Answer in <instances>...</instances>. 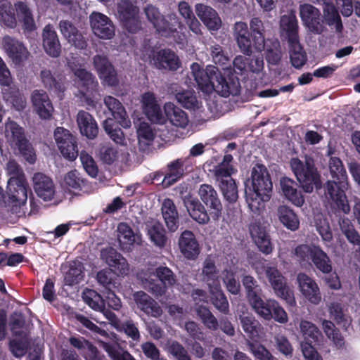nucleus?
I'll use <instances>...</instances> for the list:
<instances>
[{
  "instance_id": "0e129e2a",
  "label": "nucleus",
  "mask_w": 360,
  "mask_h": 360,
  "mask_svg": "<svg viewBox=\"0 0 360 360\" xmlns=\"http://www.w3.org/2000/svg\"><path fill=\"white\" fill-rule=\"evenodd\" d=\"M64 182L68 189L77 191H82L87 184V181L76 169L71 170L65 175Z\"/></svg>"
},
{
  "instance_id": "2eb2a0df",
  "label": "nucleus",
  "mask_w": 360,
  "mask_h": 360,
  "mask_svg": "<svg viewBox=\"0 0 360 360\" xmlns=\"http://www.w3.org/2000/svg\"><path fill=\"white\" fill-rule=\"evenodd\" d=\"M198 195L202 202L208 208L212 219L218 220L221 215L223 207L217 191L212 186L204 184L200 185Z\"/></svg>"
},
{
  "instance_id": "473e14b6",
  "label": "nucleus",
  "mask_w": 360,
  "mask_h": 360,
  "mask_svg": "<svg viewBox=\"0 0 360 360\" xmlns=\"http://www.w3.org/2000/svg\"><path fill=\"white\" fill-rule=\"evenodd\" d=\"M32 102L37 113L44 120L49 119L53 108L46 92L43 90H34L32 94Z\"/></svg>"
},
{
  "instance_id": "58836bf2",
  "label": "nucleus",
  "mask_w": 360,
  "mask_h": 360,
  "mask_svg": "<svg viewBox=\"0 0 360 360\" xmlns=\"http://www.w3.org/2000/svg\"><path fill=\"white\" fill-rule=\"evenodd\" d=\"M184 205L191 217L201 224L208 223L210 214H207L205 207L196 198L184 200Z\"/></svg>"
},
{
  "instance_id": "7c9ffc66",
  "label": "nucleus",
  "mask_w": 360,
  "mask_h": 360,
  "mask_svg": "<svg viewBox=\"0 0 360 360\" xmlns=\"http://www.w3.org/2000/svg\"><path fill=\"white\" fill-rule=\"evenodd\" d=\"M195 13L208 30L217 31L221 27V18L217 12L211 6L203 4H197Z\"/></svg>"
},
{
  "instance_id": "f3484780",
  "label": "nucleus",
  "mask_w": 360,
  "mask_h": 360,
  "mask_svg": "<svg viewBox=\"0 0 360 360\" xmlns=\"http://www.w3.org/2000/svg\"><path fill=\"white\" fill-rule=\"evenodd\" d=\"M40 80L47 90L53 92L60 99H63L66 90V78L58 72L42 68L40 71Z\"/></svg>"
},
{
  "instance_id": "4468645a",
  "label": "nucleus",
  "mask_w": 360,
  "mask_h": 360,
  "mask_svg": "<svg viewBox=\"0 0 360 360\" xmlns=\"http://www.w3.org/2000/svg\"><path fill=\"white\" fill-rule=\"evenodd\" d=\"M232 34L239 50L244 55L250 56L255 50L257 51V46L255 44L246 22L242 21L235 22Z\"/></svg>"
},
{
  "instance_id": "f8f14e48",
  "label": "nucleus",
  "mask_w": 360,
  "mask_h": 360,
  "mask_svg": "<svg viewBox=\"0 0 360 360\" xmlns=\"http://www.w3.org/2000/svg\"><path fill=\"white\" fill-rule=\"evenodd\" d=\"M299 13L302 24L310 32L315 34L323 32L325 26L319 8L312 4L306 3L300 5Z\"/></svg>"
},
{
  "instance_id": "09e8293b",
  "label": "nucleus",
  "mask_w": 360,
  "mask_h": 360,
  "mask_svg": "<svg viewBox=\"0 0 360 360\" xmlns=\"http://www.w3.org/2000/svg\"><path fill=\"white\" fill-rule=\"evenodd\" d=\"M100 345L112 360H136L128 352L124 351L118 343L101 341Z\"/></svg>"
},
{
  "instance_id": "a211bd4d",
  "label": "nucleus",
  "mask_w": 360,
  "mask_h": 360,
  "mask_svg": "<svg viewBox=\"0 0 360 360\" xmlns=\"http://www.w3.org/2000/svg\"><path fill=\"white\" fill-rule=\"evenodd\" d=\"M90 25L94 34L102 39H111L115 36V25L105 15L93 12L90 16Z\"/></svg>"
},
{
  "instance_id": "20e7f679",
  "label": "nucleus",
  "mask_w": 360,
  "mask_h": 360,
  "mask_svg": "<svg viewBox=\"0 0 360 360\" xmlns=\"http://www.w3.org/2000/svg\"><path fill=\"white\" fill-rule=\"evenodd\" d=\"M120 105H115L113 110H110L113 118H107L103 122V128L115 143L120 146H124L127 143L125 136L119 126L127 129L131 127V123L121 102Z\"/></svg>"
},
{
  "instance_id": "5fc2aeb1",
  "label": "nucleus",
  "mask_w": 360,
  "mask_h": 360,
  "mask_svg": "<svg viewBox=\"0 0 360 360\" xmlns=\"http://www.w3.org/2000/svg\"><path fill=\"white\" fill-rule=\"evenodd\" d=\"M290 49V59L292 65L297 68H301L307 62V53L300 44V41L288 43Z\"/></svg>"
},
{
  "instance_id": "f704fd0d",
  "label": "nucleus",
  "mask_w": 360,
  "mask_h": 360,
  "mask_svg": "<svg viewBox=\"0 0 360 360\" xmlns=\"http://www.w3.org/2000/svg\"><path fill=\"white\" fill-rule=\"evenodd\" d=\"M8 194L10 199L19 205L23 204L27 199V184L26 179L13 178L8 181Z\"/></svg>"
},
{
  "instance_id": "c756f323",
  "label": "nucleus",
  "mask_w": 360,
  "mask_h": 360,
  "mask_svg": "<svg viewBox=\"0 0 360 360\" xmlns=\"http://www.w3.org/2000/svg\"><path fill=\"white\" fill-rule=\"evenodd\" d=\"M59 29L68 41L79 49H85L87 42L77 28L69 20H60Z\"/></svg>"
},
{
  "instance_id": "69168bd1",
  "label": "nucleus",
  "mask_w": 360,
  "mask_h": 360,
  "mask_svg": "<svg viewBox=\"0 0 360 360\" xmlns=\"http://www.w3.org/2000/svg\"><path fill=\"white\" fill-rule=\"evenodd\" d=\"M224 199L229 203H234L238 198V188L233 179L221 181L219 184Z\"/></svg>"
},
{
  "instance_id": "052dcab7",
  "label": "nucleus",
  "mask_w": 360,
  "mask_h": 360,
  "mask_svg": "<svg viewBox=\"0 0 360 360\" xmlns=\"http://www.w3.org/2000/svg\"><path fill=\"white\" fill-rule=\"evenodd\" d=\"M83 300L91 309L95 311H104L105 300L96 290L86 289L83 292Z\"/></svg>"
},
{
  "instance_id": "5701e85b",
  "label": "nucleus",
  "mask_w": 360,
  "mask_h": 360,
  "mask_svg": "<svg viewBox=\"0 0 360 360\" xmlns=\"http://www.w3.org/2000/svg\"><path fill=\"white\" fill-rule=\"evenodd\" d=\"M298 286L302 295L310 302L317 304L321 300L319 288L315 281L304 273L297 276Z\"/></svg>"
},
{
  "instance_id": "2f4dec72",
  "label": "nucleus",
  "mask_w": 360,
  "mask_h": 360,
  "mask_svg": "<svg viewBox=\"0 0 360 360\" xmlns=\"http://www.w3.org/2000/svg\"><path fill=\"white\" fill-rule=\"evenodd\" d=\"M77 123L82 136L94 139L98 134V127L94 117L85 110H79L77 115Z\"/></svg>"
},
{
  "instance_id": "412c9836",
  "label": "nucleus",
  "mask_w": 360,
  "mask_h": 360,
  "mask_svg": "<svg viewBox=\"0 0 360 360\" xmlns=\"http://www.w3.org/2000/svg\"><path fill=\"white\" fill-rule=\"evenodd\" d=\"M2 45L8 57L15 65H20L28 58L29 51L22 42L6 35L2 39Z\"/></svg>"
},
{
  "instance_id": "338daca9",
  "label": "nucleus",
  "mask_w": 360,
  "mask_h": 360,
  "mask_svg": "<svg viewBox=\"0 0 360 360\" xmlns=\"http://www.w3.org/2000/svg\"><path fill=\"white\" fill-rule=\"evenodd\" d=\"M175 97L176 101L186 109L195 110L199 108L198 101L194 91L184 90L178 92Z\"/></svg>"
},
{
  "instance_id": "aec40b11",
  "label": "nucleus",
  "mask_w": 360,
  "mask_h": 360,
  "mask_svg": "<svg viewBox=\"0 0 360 360\" xmlns=\"http://www.w3.org/2000/svg\"><path fill=\"white\" fill-rule=\"evenodd\" d=\"M249 231L252 240L259 250L267 255L273 252L274 246L266 226L259 221L252 222L249 226Z\"/></svg>"
},
{
  "instance_id": "4c0bfd02",
  "label": "nucleus",
  "mask_w": 360,
  "mask_h": 360,
  "mask_svg": "<svg viewBox=\"0 0 360 360\" xmlns=\"http://www.w3.org/2000/svg\"><path fill=\"white\" fill-rule=\"evenodd\" d=\"M184 166V161L182 159H176L170 162L167 166V172L162 180V184L166 187H169L180 180L185 174Z\"/></svg>"
},
{
  "instance_id": "774afa93",
  "label": "nucleus",
  "mask_w": 360,
  "mask_h": 360,
  "mask_svg": "<svg viewBox=\"0 0 360 360\" xmlns=\"http://www.w3.org/2000/svg\"><path fill=\"white\" fill-rule=\"evenodd\" d=\"M222 281L229 292L234 295L240 293V284L236 278L235 273L232 270L226 269L223 271Z\"/></svg>"
},
{
  "instance_id": "79ce46f5",
  "label": "nucleus",
  "mask_w": 360,
  "mask_h": 360,
  "mask_svg": "<svg viewBox=\"0 0 360 360\" xmlns=\"http://www.w3.org/2000/svg\"><path fill=\"white\" fill-rule=\"evenodd\" d=\"M249 31L257 46V51H263L265 46V28L262 20L258 17L252 18L250 21Z\"/></svg>"
},
{
  "instance_id": "c9c22d12",
  "label": "nucleus",
  "mask_w": 360,
  "mask_h": 360,
  "mask_svg": "<svg viewBox=\"0 0 360 360\" xmlns=\"http://www.w3.org/2000/svg\"><path fill=\"white\" fill-rule=\"evenodd\" d=\"M14 8L19 21L22 23L25 32H31L36 30V25L32 11L26 1H18L14 4Z\"/></svg>"
},
{
  "instance_id": "6ab92c4d",
  "label": "nucleus",
  "mask_w": 360,
  "mask_h": 360,
  "mask_svg": "<svg viewBox=\"0 0 360 360\" xmlns=\"http://www.w3.org/2000/svg\"><path fill=\"white\" fill-rule=\"evenodd\" d=\"M93 65L100 79L111 86L118 84L117 71L106 56L95 55L93 58Z\"/></svg>"
},
{
  "instance_id": "bf43d9fd",
  "label": "nucleus",
  "mask_w": 360,
  "mask_h": 360,
  "mask_svg": "<svg viewBox=\"0 0 360 360\" xmlns=\"http://www.w3.org/2000/svg\"><path fill=\"white\" fill-rule=\"evenodd\" d=\"M116 330L120 333H124L128 338L134 342H139L141 339V334L138 328L137 323L132 319H127L118 323Z\"/></svg>"
},
{
  "instance_id": "e433bc0d",
  "label": "nucleus",
  "mask_w": 360,
  "mask_h": 360,
  "mask_svg": "<svg viewBox=\"0 0 360 360\" xmlns=\"http://www.w3.org/2000/svg\"><path fill=\"white\" fill-rule=\"evenodd\" d=\"M281 34L288 40V43L299 40L298 22L295 14L284 15L280 21Z\"/></svg>"
},
{
  "instance_id": "c85d7f7f",
  "label": "nucleus",
  "mask_w": 360,
  "mask_h": 360,
  "mask_svg": "<svg viewBox=\"0 0 360 360\" xmlns=\"http://www.w3.org/2000/svg\"><path fill=\"white\" fill-rule=\"evenodd\" d=\"M134 300L137 307L148 316L158 318L162 314L158 302L143 291L134 292Z\"/></svg>"
},
{
  "instance_id": "37998d69",
  "label": "nucleus",
  "mask_w": 360,
  "mask_h": 360,
  "mask_svg": "<svg viewBox=\"0 0 360 360\" xmlns=\"http://www.w3.org/2000/svg\"><path fill=\"white\" fill-rule=\"evenodd\" d=\"M209 292L213 306L221 314H228L229 313V301L220 285L210 288Z\"/></svg>"
},
{
  "instance_id": "a19ab883",
  "label": "nucleus",
  "mask_w": 360,
  "mask_h": 360,
  "mask_svg": "<svg viewBox=\"0 0 360 360\" xmlns=\"http://www.w3.org/2000/svg\"><path fill=\"white\" fill-rule=\"evenodd\" d=\"M164 110L167 119L174 126L185 128L188 125V115L180 108L172 103H167L164 106Z\"/></svg>"
},
{
  "instance_id": "6e6552de",
  "label": "nucleus",
  "mask_w": 360,
  "mask_h": 360,
  "mask_svg": "<svg viewBox=\"0 0 360 360\" xmlns=\"http://www.w3.org/2000/svg\"><path fill=\"white\" fill-rule=\"evenodd\" d=\"M347 186V181L334 179L327 181L323 186L326 198L330 200L340 210L345 214L350 211L345 194Z\"/></svg>"
},
{
  "instance_id": "c03bdc74",
  "label": "nucleus",
  "mask_w": 360,
  "mask_h": 360,
  "mask_svg": "<svg viewBox=\"0 0 360 360\" xmlns=\"http://www.w3.org/2000/svg\"><path fill=\"white\" fill-rule=\"evenodd\" d=\"M218 274L214 260L210 256L206 257L202 265V280L207 283L209 288L220 285Z\"/></svg>"
},
{
  "instance_id": "4d7b16f0",
  "label": "nucleus",
  "mask_w": 360,
  "mask_h": 360,
  "mask_svg": "<svg viewBox=\"0 0 360 360\" xmlns=\"http://www.w3.org/2000/svg\"><path fill=\"white\" fill-rule=\"evenodd\" d=\"M148 234L155 245L159 248L166 245L167 242L166 231L159 221L154 223L148 228Z\"/></svg>"
},
{
  "instance_id": "423d86ee",
  "label": "nucleus",
  "mask_w": 360,
  "mask_h": 360,
  "mask_svg": "<svg viewBox=\"0 0 360 360\" xmlns=\"http://www.w3.org/2000/svg\"><path fill=\"white\" fill-rule=\"evenodd\" d=\"M300 332L304 338L301 343L302 352L306 360H323L312 344L316 345L322 338L321 332L313 323L302 320L300 323Z\"/></svg>"
},
{
  "instance_id": "9d476101",
  "label": "nucleus",
  "mask_w": 360,
  "mask_h": 360,
  "mask_svg": "<svg viewBox=\"0 0 360 360\" xmlns=\"http://www.w3.org/2000/svg\"><path fill=\"white\" fill-rule=\"evenodd\" d=\"M53 135L58 150L63 158L70 161L75 160L79 155L77 138L63 127H57Z\"/></svg>"
},
{
  "instance_id": "8fccbe9b",
  "label": "nucleus",
  "mask_w": 360,
  "mask_h": 360,
  "mask_svg": "<svg viewBox=\"0 0 360 360\" xmlns=\"http://www.w3.org/2000/svg\"><path fill=\"white\" fill-rule=\"evenodd\" d=\"M314 266L323 274L332 271V262L328 255L319 247L315 248L311 259Z\"/></svg>"
},
{
  "instance_id": "e2e57ef3",
  "label": "nucleus",
  "mask_w": 360,
  "mask_h": 360,
  "mask_svg": "<svg viewBox=\"0 0 360 360\" xmlns=\"http://www.w3.org/2000/svg\"><path fill=\"white\" fill-rule=\"evenodd\" d=\"M242 283L245 290L248 301L261 295L262 289L252 276L243 274L242 276Z\"/></svg>"
},
{
  "instance_id": "de8ad7c7",
  "label": "nucleus",
  "mask_w": 360,
  "mask_h": 360,
  "mask_svg": "<svg viewBox=\"0 0 360 360\" xmlns=\"http://www.w3.org/2000/svg\"><path fill=\"white\" fill-rule=\"evenodd\" d=\"M2 95L6 102L11 103L18 110H22L25 107V101L22 94L15 86H3Z\"/></svg>"
},
{
  "instance_id": "b1692460",
  "label": "nucleus",
  "mask_w": 360,
  "mask_h": 360,
  "mask_svg": "<svg viewBox=\"0 0 360 360\" xmlns=\"http://www.w3.org/2000/svg\"><path fill=\"white\" fill-rule=\"evenodd\" d=\"M42 45L47 55L58 58L61 53V45L58 36L51 24L46 25L42 31Z\"/></svg>"
},
{
  "instance_id": "9b49d317",
  "label": "nucleus",
  "mask_w": 360,
  "mask_h": 360,
  "mask_svg": "<svg viewBox=\"0 0 360 360\" xmlns=\"http://www.w3.org/2000/svg\"><path fill=\"white\" fill-rule=\"evenodd\" d=\"M75 83L82 97L84 98L86 103L91 105L94 103V93L97 91L98 86V81L94 75L84 68H77L73 72Z\"/></svg>"
},
{
  "instance_id": "49530a36",
  "label": "nucleus",
  "mask_w": 360,
  "mask_h": 360,
  "mask_svg": "<svg viewBox=\"0 0 360 360\" xmlns=\"http://www.w3.org/2000/svg\"><path fill=\"white\" fill-rule=\"evenodd\" d=\"M212 61L220 67L224 72L231 65V60L227 51L223 46L218 44L211 45L208 49Z\"/></svg>"
},
{
  "instance_id": "bb28decb",
  "label": "nucleus",
  "mask_w": 360,
  "mask_h": 360,
  "mask_svg": "<svg viewBox=\"0 0 360 360\" xmlns=\"http://www.w3.org/2000/svg\"><path fill=\"white\" fill-rule=\"evenodd\" d=\"M33 187L37 196L44 201L51 200L55 195V186L52 179L42 173L33 176Z\"/></svg>"
},
{
  "instance_id": "4be33fe9",
  "label": "nucleus",
  "mask_w": 360,
  "mask_h": 360,
  "mask_svg": "<svg viewBox=\"0 0 360 360\" xmlns=\"http://www.w3.org/2000/svg\"><path fill=\"white\" fill-rule=\"evenodd\" d=\"M178 245L181 253L187 259H195L200 252L199 243L194 233L189 230H185L181 233Z\"/></svg>"
},
{
  "instance_id": "dca6fc26",
  "label": "nucleus",
  "mask_w": 360,
  "mask_h": 360,
  "mask_svg": "<svg viewBox=\"0 0 360 360\" xmlns=\"http://www.w3.org/2000/svg\"><path fill=\"white\" fill-rule=\"evenodd\" d=\"M182 23L174 13L164 15L155 29L164 37H173L178 44L183 43L184 35L178 30H181Z\"/></svg>"
},
{
  "instance_id": "ddd939ff",
  "label": "nucleus",
  "mask_w": 360,
  "mask_h": 360,
  "mask_svg": "<svg viewBox=\"0 0 360 360\" xmlns=\"http://www.w3.org/2000/svg\"><path fill=\"white\" fill-rule=\"evenodd\" d=\"M154 276L158 281H148V289L155 296L163 295L168 287L174 285L176 277L174 272L167 266H159L154 272Z\"/></svg>"
},
{
  "instance_id": "3c124183",
  "label": "nucleus",
  "mask_w": 360,
  "mask_h": 360,
  "mask_svg": "<svg viewBox=\"0 0 360 360\" xmlns=\"http://www.w3.org/2000/svg\"><path fill=\"white\" fill-rule=\"evenodd\" d=\"M156 60L160 68L176 70L179 68V58L174 51L169 49H162L156 54Z\"/></svg>"
},
{
  "instance_id": "f257e3e1",
  "label": "nucleus",
  "mask_w": 360,
  "mask_h": 360,
  "mask_svg": "<svg viewBox=\"0 0 360 360\" xmlns=\"http://www.w3.org/2000/svg\"><path fill=\"white\" fill-rule=\"evenodd\" d=\"M232 64V69L229 67L222 73L217 66L208 65L204 70L200 64L193 63L188 77L191 79V77L195 82L193 84L204 93L210 94L214 91L223 97L231 94L236 96L240 92V79L236 75L243 78L248 76V58L238 56Z\"/></svg>"
},
{
  "instance_id": "0eeeda50",
  "label": "nucleus",
  "mask_w": 360,
  "mask_h": 360,
  "mask_svg": "<svg viewBox=\"0 0 360 360\" xmlns=\"http://www.w3.org/2000/svg\"><path fill=\"white\" fill-rule=\"evenodd\" d=\"M265 275L276 295L283 300L288 307H295L296 300L294 292L287 283L285 277L275 266H266Z\"/></svg>"
},
{
  "instance_id": "1a4fd4ad",
  "label": "nucleus",
  "mask_w": 360,
  "mask_h": 360,
  "mask_svg": "<svg viewBox=\"0 0 360 360\" xmlns=\"http://www.w3.org/2000/svg\"><path fill=\"white\" fill-rule=\"evenodd\" d=\"M117 9L124 27L129 32L136 33L141 27L139 7L131 0H120Z\"/></svg>"
},
{
  "instance_id": "cd10ccee",
  "label": "nucleus",
  "mask_w": 360,
  "mask_h": 360,
  "mask_svg": "<svg viewBox=\"0 0 360 360\" xmlns=\"http://www.w3.org/2000/svg\"><path fill=\"white\" fill-rule=\"evenodd\" d=\"M280 188L285 198L294 205L302 207L304 198L301 191L297 189V184L292 179L283 176L279 181Z\"/></svg>"
},
{
  "instance_id": "6e6d98bb",
  "label": "nucleus",
  "mask_w": 360,
  "mask_h": 360,
  "mask_svg": "<svg viewBox=\"0 0 360 360\" xmlns=\"http://www.w3.org/2000/svg\"><path fill=\"white\" fill-rule=\"evenodd\" d=\"M339 225L342 234L353 245L360 246V234L348 218H341Z\"/></svg>"
},
{
  "instance_id": "7ed1b4c3",
  "label": "nucleus",
  "mask_w": 360,
  "mask_h": 360,
  "mask_svg": "<svg viewBox=\"0 0 360 360\" xmlns=\"http://www.w3.org/2000/svg\"><path fill=\"white\" fill-rule=\"evenodd\" d=\"M290 166L305 193H310L314 188L319 190L322 187L321 175L313 158L306 157L304 162H302L297 158H292L290 161Z\"/></svg>"
},
{
  "instance_id": "a878e982",
  "label": "nucleus",
  "mask_w": 360,
  "mask_h": 360,
  "mask_svg": "<svg viewBox=\"0 0 360 360\" xmlns=\"http://www.w3.org/2000/svg\"><path fill=\"white\" fill-rule=\"evenodd\" d=\"M161 214L168 231L170 233L176 231L179 226L180 218L176 206L172 199L165 198L163 200Z\"/></svg>"
},
{
  "instance_id": "393cba45",
  "label": "nucleus",
  "mask_w": 360,
  "mask_h": 360,
  "mask_svg": "<svg viewBox=\"0 0 360 360\" xmlns=\"http://www.w3.org/2000/svg\"><path fill=\"white\" fill-rule=\"evenodd\" d=\"M103 260L110 267L114 268L118 274L127 275L129 271V264L127 259L115 248L108 247L101 252Z\"/></svg>"
},
{
  "instance_id": "680f3d73",
  "label": "nucleus",
  "mask_w": 360,
  "mask_h": 360,
  "mask_svg": "<svg viewBox=\"0 0 360 360\" xmlns=\"http://www.w3.org/2000/svg\"><path fill=\"white\" fill-rule=\"evenodd\" d=\"M0 21L8 28H15L17 25L16 18L10 3L6 1L0 4Z\"/></svg>"
},
{
  "instance_id": "f03ea898",
  "label": "nucleus",
  "mask_w": 360,
  "mask_h": 360,
  "mask_svg": "<svg viewBox=\"0 0 360 360\" xmlns=\"http://www.w3.org/2000/svg\"><path fill=\"white\" fill-rule=\"evenodd\" d=\"M273 184L266 167L255 164L251 170L250 179L245 181V200L250 210L259 214L264 208V202L270 200Z\"/></svg>"
},
{
  "instance_id": "39448f33",
  "label": "nucleus",
  "mask_w": 360,
  "mask_h": 360,
  "mask_svg": "<svg viewBox=\"0 0 360 360\" xmlns=\"http://www.w3.org/2000/svg\"><path fill=\"white\" fill-rule=\"evenodd\" d=\"M5 136L11 146L17 147L22 156L30 163L36 160L32 144L25 136L24 129L17 122L8 120L5 124Z\"/></svg>"
},
{
  "instance_id": "13d9d810",
  "label": "nucleus",
  "mask_w": 360,
  "mask_h": 360,
  "mask_svg": "<svg viewBox=\"0 0 360 360\" xmlns=\"http://www.w3.org/2000/svg\"><path fill=\"white\" fill-rule=\"evenodd\" d=\"M195 312L207 328L211 330H217L218 329V321L207 307L202 305L196 306Z\"/></svg>"
},
{
  "instance_id": "603ef678",
  "label": "nucleus",
  "mask_w": 360,
  "mask_h": 360,
  "mask_svg": "<svg viewBox=\"0 0 360 360\" xmlns=\"http://www.w3.org/2000/svg\"><path fill=\"white\" fill-rule=\"evenodd\" d=\"M323 23L326 22L328 26L335 25V31L338 33L342 32L343 25L340 15L335 6L333 4H326L323 8V15H322Z\"/></svg>"
},
{
  "instance_id": "72a5a7b5",
  "label": "nucleus",
  "mask_w": 360,
  "mask_h": 360,
  "mask_svg": "<svg viewBox=\"0 0 360 360\" xmlns=\"http://www.w3.org/2000/svg\"><path fill=\"white\" fill-rule=\"evenodd\" d=\"M117 233L119 244L124 252L131 251L134 244L141 240L140 236L135 233L127 223L120 222L117 226Z\"/></svg>"
},
{
  "instance_id": "864d4df0",
  "label": "nucleus",
  "mask_w": 360,
  "mask_h": 360,
  "mask_svg": "<svg viewBox=\"0 0 360 360\" xmlns=\"http://www.w3.org/2000/svg\"><path fill=\"white\" fill-rule=\"evenodd\" d=\"M84 278L83 264L78 261H73L70 264L68 271L64 276V283L72 286L78 284Z\"/></svg>"
},
{
  "instance_id": "ea45409f",
  "label": "nucleus",
  "mask_w": 360,
  "mask_h": 360,
  "mask_svg": "<svg viewBox=\"0 0 360 360\" xmlns=\"http://www.w3.org/2000/svg\"><path fill=\"white\" fill-rule=\"evenodd\" d=\"M277 216L279 221L287 229L291 231H295L299 229V217L290 207L286 205H280L277 209Z\"/></svg>"
},
{
  "instance_id": "a18cd8bd",
  "label": "nucleus",
  "mask_w": 360,
  "mask_h": 360,
  "mask_svg": "<svg viewBox=\"0 0 360 360\" xmlns=\"http://www.w3.org/2000/svg\"><path fill=\"white\" fill-rule=\"evenodd\" d=\"M275 300L268 299L265 301L262 298L261 295L249 301L251 307L255 313L266 321L272 319L271 309Z\"/></svg>"
}]
</instances>
